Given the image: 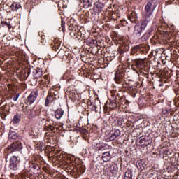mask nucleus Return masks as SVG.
I'll return each mask as SVG.
<instances>
[{"label": "nucleus", "instance_id": "nucleus-28", "mask_svg": "<svg viewBox=\"0 0 179 179\" xmlns=\"http://www.w3.org/2000/svg\"><path fill=\"white\" fill-rule=\"evenodd\" d=\"M43 113H44V110L41 108H36V117H43Z\"/></svg>", "mask_w": 179, "mask_h": 179}, {"label": "nucleus", "instance_id": "nucleus-15", "mask_svg": "<svg viewBox=\"0 0 179 179\" xmlns=\"http://www.w3.org/2000/svg\"><path fill=\"white\" fill-rule=\"evenodd\" d=\"M43 76V71L40 69H36L34 71V78L35 79H40Z\"/></svg>", "mask_w": 179, "mask_h": 179}, {"label": "nucleus", "instance_id": "nucleus-21", "mask_svg": "<svg viewBox=\"0 0 179 179\" xmlns=\"http://www.w3.org/2000/svg\"><path fill=\"white\" fill-rule=\"evenodd\" d=\"M22 120V116L19 114H16L13 120V124H19L20 122V120Z\"/></svg>", "mask_w": 179, "mask_h": 179}, {"label": "nucleus", "instance_id": "nucleus-23", "mask_svg": "<svg viewBox=\"0 0 179 179\" xmlns=\"http://www.w3.org/2000/svg\"><path fill=\"white\" fill-rule=\"evenodd\" d=\"M9 139H17V134L15 131H11L8 134Z\"/></svg>", "mask_w": 179, "mask_h": 179}, {"label": "nucleus", "instance_id": "nucleus-8", "mask_svg": "<svg viewBox=\"0 0 179 179\" xmlns=\"http://www.w3.org/2000/svg\"><path fill=\"white\" fill-rule=\"evenodd\" d=\"M19 158L17 156H12L10 159V165L9 167L10 170H13L16 171L19 169V163H20Z\"/></svg>", "mask_w": 179, "mask_h": 179}, {"label": "nucleus", "instance_id": "nucleus-25", "mask_svg": "<svg viewBox=\"0 0 179 179\" xmlns=\"http://www.w3.org/2000/svg\"><path fill=\"white\" fill-rule=\"evenodd\" d=\"M1 26H7L8 30H10L12 29V25L10 24V22H8L7 21H2Z\"/></svg>", "mask_w": 179, "mask_h": 179}, {"label": "nucleus", "instance_id": "nucleus-27", "mask_svg": "<svg viewBox=\"0 0 179 179\" xmlns=\"http://www.w3.org/2000/svg\"><path fill=\"white\" fill-rule=\"evenodd\" d=\"M129 50V46L125 43L124 44V50H119V53L121 55L124 54V52Z\"/></svg>", "mask_w": 179, "mask_h": 179}, {"label": "nucleus", "instance_id": "nucleus-6", "mask_svg": "<svg viewBox=\"0 0 179 179\" xmlns=\"http://www.w3.org/2000/svg\"><path fill=\"white\" fill-rule=\"evenodd\" d=\"M38 96V90H33L31 94L28 96L26 100V104L28 106H31L33 103L37 100V97Z\"/></svg>", "mask_w": 179, "mask_h": 179}, {"label": "nucleus", "instance_id": "nucleus-12", "mask_svg": "<svg viewBox=\"0 0 179 179\" xmlns=\"http://www.w3.org/2000/svg\"><path fill=\"white\" fill-rule=\"evenodd\" d=\"M128 19L131 22V23H136L138 20V16H136V13L131 12L128 14Z\"/></svg>", "mask_w": 179, "mask_h": 179}, {"label": "nucleus", "instance_id": "nucleus-35", "mask_svg": "<svg viewBox=\"0 0 179 179\" xmlns=\"http://www.w3.org/2000/svg\"><path fill=\"white\" fill-rule=\"evenodd\" d=\"M32 169H34V170H39L40 166L38 164H34Z\"/></svg>", "mask_w": 179, "mask_h": 179}, {"label": "nucleus", "instance_id": "nucleus-17", "mask_svg": "<svg viewBox=\"0 0 179 179\" xmlns=\"http://www.w3.org/2000/svg\"><path fill=\"white\" fill-rule=\"evenodd\" d=\"M34 117H37L36 109L31 110L29 113L27 114V118H29V120H32Z\"/></svg>", "mask_w": 179, "mask_h": 179}, {"label": "nucleus", "instance_id": "nucleus-5", "mask_svg": "<svg viewBox=\"0 0 179 179\" xmlns=\"http://www.w3.org/2000/svg\"><path fill=\"white\" fill-rule=\"evenodd\" d=\"M121 135V131L118 129H113L110 131L109 134L106 136V142H111V141H115L118 136Z\"/></svg>", "mask_w": 179, "mask_h": 179}, {"label": "nucleus", "instance_id": "nucleus-20", "mask_svg": "<svg viewBox=\"0 0 179 179\" xmlns=\"http://www.w3.org/2000/svg\"><path fill=\"white\" fill-rule=\"evenodd\" d=\"M143 46L142 45V44H140L138 45H136L134 46L132 49H131V55H134V54H135V52H138V50H141V48H142Z\"/></svg>", "mask_w": 179, "mask_h": 179}, {"label": "nucleus", "instance_id": "nucleus-10", "mask_svg": "<svg viewBox=\"0 0 179 179\" xmlns=\"http://www.w3.org/2000/svg\"><path fill=\"white\" fill-rule=\"evenodd\" d=\"M139 143L141 146H149L152 143V138L148 136L141 137Z\"/></svg>", "mask_w": 179, "mask_h": 179}, {"label": "nucleus", "instance_id": "nucleus-31", "mask_svg": "<svg viewBox=\"0 0 179 179\" xmlns=\"http://www.w3.org/2000/svg\"><path fill=\"white\" fill-rule=\"evenodd\" d=\"M126 124H127V128H131V127H134V125H135L134 122L130 121V120H127L126 122Z\"/></svg>", "mask_w": 179, "mask_h": 179}, {"label": "nucleus", "instance_id": "nucleus-14", "mask_svg": "<svg viewBox=\"0 0 179 179\" xmlns=\"http://www.w3.org/2000/svg\"><path fill=\"white\" fill-rule=\"evenodd\" d=\"M93 6V0H83V7L85 9H87V8H92Z\"/></svg>", "mask_w": 179, "mask_h": 179}, {"label": "nucleus", "instance_id": "nucleus-16", "mask_svg": "<svg viewBox=\"0 0 179 179\" xmlns=\"http://www.w3.org/2000/svg\"><path fill=\"white\" fill-rule=\"evenodd\" d=\"M110 152H106L104 153H103L102 155V160L103 162H110V160H111V157H110Z\"/></svg>", "mask_w": 179, "mask_h": 179}, {"label": "nucleus", "instance_id": "nucleus-4", "mask_svg": "<svg viewBox=\"0 0 179 179\" xmlns=\"http://www.w3.org/2000/svg\"><path fill=\"white\" fill-rule=\"evenodd\" d=\"M22 149H23L22 143L20 141H17L7 147L6 150L8 153H13V152H20Z\"/></svg>", "mask_w": 179, "mask_h": 179}, {"label": "nucleus", "instance_id": "nucleus-41", "mask_svg": "<svg viewBox=\"0 0 179 179\" xmlns=\"http://www.w3.org/2000/svg\"><path fill=\"white\" fill-rule=\"evenodd\" d=\"M1 179V178H0Z\"/></svg>", "mask_w": 179, "mask_h": 179}, {"label": "nucleus", "instance_id": "nucleus-24", "mask_svg": "<svg viewBox=\"0 0 179 179\" xmlns=\"http://www.w3.org/2000/svg\"><path fill=\"white\" fill-rule=\"evenodd\" d=\"M124 179H132V171H127L124 174Z\"/></svg>", "mask_w": 179, "mask_h": 179}, {"label": "nucleus", "instance_id": "nucleus-22", "mask_svg": "<svg viewBox=\"0 0 179 179\" xmlns=\"http://www.w3.org/2000/svg\"><path fill=\"white\" fill-rule=\"evenodd\" d=\"M150 38V31L145 32L143 36L141 37L142 41H147L148 38Z\"/></svg>", "mask_w": 179, "mask_h": 179}, {"label": "nucleus", "instance_id": "nucleus-1", "mask_svg": "<svg viewBox=\"0 0 179 179\" xmlns=\"http://www.w3.org/2000/svg\"><path fill=\"white\" fill-rule=\"evenodd\" d=\"M157 6V0H150L145 7V14L144 15L145 20L150 22L153 19V10Z\"/></svg>", "mask_w": 179, "mask_h": 179}, {"label": "nucleus", "instance_id": "nucleus-7", "mask_svg": "<svg viewBox=\"0 0 179 179\" xmlns=\"http://www.w3.org/2000/svg\"><path fill=\"white\" fill-rule=\"evenodd\" d=\"M118 97L119 99H121L120 97V93L115 92L112 93L111 98L110 99V103L109 107L112 109L116 108V107H118V103L117 102L118 101V99H117Z\"/></svg>", "mask_w": 179, "mask_h": 179}, {"label": "nucleus", "instance_id": "nucleus-40", "mask_svg": "<svg viewBox=\"0 0 179 179\" xmlns=\"http://www.w3.org/2000/svg\"><path fill=\"white\" fill-rule=\"evenodd\" d=\"M42 40H44V36H41Z\"/></svg>", "mask_w": 179, "mask_h": 179}, {"label": "nucleus", "instance_id": "nucleus-26", "mask_svg": "<svg viewBox=\"0 0 179 179\" xmlns=\"http://www.w3.org/2000/svg\"><path fill=\"white\" fill-rule=\"evenodd\" d=\"M104 8V4L101 3H99L96 5V9L98 10V12H99L101 13V12H103V8Z\"/></svg>", "mask_w": 179, "mask_h": 179}, {"label": "nucleus", "instance_id": "nucleus-30", "mask_svg": "<svg viewBox=\"0 0 179 179\" xmlns=\"http://www.w3.org/2000/svg\"><path fill=\"white\" fill-rule=\"evenodd\" d=\"M60 45H61L60 41H57V42H55V45L53 47L55 51H57V50H58L59 48Z\"/></svg>", "mask_w": 179, "mask_h": 179}, {"label": "nucleus", "instance_id": "nucleus-3", "mask_svg": "<svg viewBox=\"0 0 179 179\" xmlns=\"http://www.w3.org/2000/svg\"><path fill=\"white\" fill-rule=\"evenodd\" d=\"M148 23H149V21H148V20H145L141 21L140 24L135 25L134 34L137 36V37H141V36H142V33H143V31L146 29Z\"/></svg>", "mask_w": 179, "mask_h": 179}, {"label": "nucleus", "instance_id": "nucleus-37", "mask_svg": "<svg viewBox=\"0 0 179 179\" xmlns=\"http://www.w3.org/2000/svg\"><path fill=\"white\" fill-rule=\"evenodd\" d=\"M17 99H19V94H17L13 97L14 101H17Z\"/></svg>", "mask_w": 179, "mask_h": 179}, {"label": "nucleus", "instance_id": "nucleus-32", "mask_svg": "<svg viewBox=\"0 0 179 179\" xmlns=\"http://www.w3.org/2000/svg\"><path fill=\"white\" fill-rule=\"evenodd\" d=\"M75 96H76V94H75V92H69V99H73V97H75Z\"/></svg>", "mask_w": 179, "mask_h": 179}, {"label": "nucleus", "instance_id": "nucleus-19", "mask_svg": "<svg viewBox=\"0 0 179 179\" xmlns=\"http://www.w3.org/2000/svg\"><path fill=\"white\" fill-rule=\"evenodd\" d=\"M45 129H47V131H48V129H50V131H52V132H57V131L58 130V127H55L51 124H45Z\"/></svg>", "mask_w": 179, "mask_h": 179}, {"label": "nucleus", "instance_id": "nucleus-29", "mask_svg": "<svg viewBox=\"0 0 179 179\" xmlns=\"http://www.w3.org/2000/svg\"><path fill=\"white\" fill-rule=\"evenodd\" d=\"M51 99H52V96H51V95L47 96V97L45 99V107H47L50 104V100H51Z\"/></svg>", "mask_w": 179, "mask_h": 179}, {"label": "nucleus", "instance_id": "nucleus-33", "mask_svg": "<svg viewBox=\"0 0 179 179\" xmlns=\"http://www.w3.org/2000/svg\"><path fill=\"white\" fill-rule=\"evenodd\" d=\"M119 43H122L123 44H125V41H127V40L125 39V38L122 37L119 38Z\"/></svg>", "mask_w": 179, "mask_h": 179}, {"label": "nucleus", "instance_id": "nucleus-34", "mask_svg": "<svg viewBox=\"0 0 179 179\" xmlns=\"http://www.w3.org/2000/svg\"><path fill=\"white\" fill-rule=\"evenodd\" d=\"M61 26H62V29L64 31V30H65V22L64 20L61 21Z\"/></svg>", "mask_w": 179, "mask_h": 179}, {"label": "nucleus", "instance_id": "nucleus-36", "mask_svg": "<svg viewBox=\"0 0 179 179\" xmlns=\"http://www.w3.org/2000/svg\"><path fill=\"white\" fill-rule=\"evenodd\" d=\"M169 112L170 111L169 110L166 109V108L162 110V114L164 115H166V114H169Z\"/></svg>", "mask_w": 179, "mask_h": 179}, {"label": "nucleus", "instance_id": "nucleus-39", "mask_svg": "<svg viewBox=\"0 0 179 179\" xmlns=\"http://www.w3.org/2000/svg\"><path fill=\"white\" fill-rule=\"evenodd\" d=\"M60 52H61V50H59L57 55H59Z\"/></svg>", "mask_w": 179, "mask_h": 179}, {"label": "nucleus", "instance_id": "nucleus-38", "mask_svg": "<svg viewBox=\"0 0 179 179\" xmlns=\"http://www.w3.org/2000/svg\"><path fill=\"white\" fill-rule=\"evenodd\" d=\"M45 142H46V143H50V142H51V140L46 137L45 139Z\"/></svg>", "mask_w": 179, "mask_h": 179}, {"label": "nucleus", "instance_id": "nucleus-11", "mask_svg": "<svg viewBox=\"0 0 179 179\" xmlns=\"http://www.w3.org/2000/svg\"><path fill=\"white\" fill-rule=\"evenodd\" d=\"M134 62L138 69H143V68H145V60L142 59H136Z\"/></svg>", "mask_w": 179, "mask_h": 179}, {"label": "nucleus", "instance_id": "nucleus-2", "mask_svg": "<svg viewBox=\"0 0 179 179\" xmlns=\"http://www.w3.org/2000/svg\"><path fill=\"white\" fill-rule=\"evenodd\" d=\"M125 69L122 68V66H119L117 70L115 73V82L117 83V85H122V87H124V83L125 82Z\"/></svg>", "mask_w": 179, "mask_h": 179}, {"label": "nucleus", "instance_id": "nucleus-18", "mask_svg": "<svg viewBox=\"0 0 179 179\" xmlns=\"http://www.w3.org/2000/svg\"><path fill=\"white\" fill-rule=\"evenodd\" d=\"M10 8H11L13 12H16L18 9H20V8H22V6L19 3H13L10 6Z\"/></svg>", "mask_w": 179, "mask_h": 179}, {"label": "nucleus", "instance_id": "nucleus-13", "mask_svg": "<svg viewBox=\"0 0 179 179\" xmlns=\"http://www.w3.org/2000/svg\"><path fill=\"white\" fill-rule=\"evenodd\" d=\"M64 116V110L62 108H58L55 111V117L57 120H61Z\"/></svg>", "mask_w": 179, "mask_h": 179}, {"label": "nucleus", "instance_id": "nucleus-9", "mask_svg": "<svg viewBox=\"0 0 179 179\" xmlns=\"http://www.w3.org/2000/svg\"><path fill=\"white\" fill-rule=\"evenodd\" d=\"M118 107L120 108H127L129 106V101L127 99L125 95L120 96L119 101H117Z\"/></svg>", "mask_w": 179, "mask_h": 179}]
</instances>
